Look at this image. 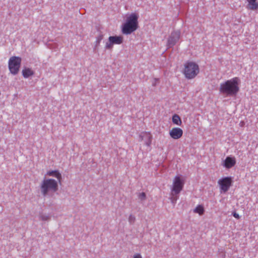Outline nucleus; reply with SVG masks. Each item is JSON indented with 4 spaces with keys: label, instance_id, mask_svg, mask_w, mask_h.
I'll return each instance as SVG.
<instances>
[{
    "label": "nucleus",
    "instance_id": "nucleus-1",
    "mask_svg": "<svg viewBox=\"0 0 258 258\" xmlns=\"http://www.w3.org/2000/svg\"><path fill=\"white\" fill-rule=\"evenodd\" d=\"M240 79L234 77L221 83L220 85L219 91L227 96L236 95L239 91Z\"/></svg>",
    "mask_w": 258,
    "mask_h": 258
},
{
    "label": "nucleus",
    "instance_id": "nucleus-2",
    "mask_svg": "<svg viewBox=\"0 0 258 258\" xmlns=\"http://www.w3.org/2000/svg\"><path fill=\"white\" fill-rule=\"evenodd\" d=\"M138 18L136 13H132L127 16L125 22L122 26V33L128 35L135 31L138 28Z\"/></svg>",
    "mask_w": 258,
    "mask_h": 258
},
{
    "label": "nucleus",
    "instance_id": "nucleus-3",
    "mask_svg": "<svg viewBox=\"0 0 258 258\" xmlns=\"http://www.w3.org/2000/svg\"><path fill=\"white\" fill-rule=\"evenodd\" d=\"M41 192L44 196L53 194L58 190V183L51 178H44L40 186Z\"/></svg>",
    "mask_w": 258,
    "mask_h": 258
},
{
    "label": "nucleus",
    "instance_id": "nucleus-4",
    "mask_svg": "<svg viewBox=\"0 0 258 258\" xmlns=\"http://www.w3.org/2000/svg\"><path fill=\"white\" fill-rule=\"evenodd\" d=\"M185 180L181 175H177L174 177L173 180L172 185L171 187V195L173 197L171 198V202L175 204L177 201V197L175 195H178L183 189Z\"/></svg>",
    "mask_w": 258,
    "mask_h": 258
},
{
    "label": "nucleus",
    "instance_id": "nucleus-5",
    "mask_svg": "<svg viewBox=\"0 0 258 258\" xmlns=\"http://www.w3.org/2000/svg\"><path fill=\"white\" fill-rule=\"evenodd\" d=\"M199 72V66L196 63L187 62L184 64L183 73L186 78L192 79L198 75Z\"/></svg>",
    "mask_w": 258,
    "mask_h": 258
},
{
    "label": "nucleus",
    "instance_id": "nucleus-6",
    "mask_svg": "<svg viewBox=\"0 0 258 258\" xmlns=\"http://www.w3.org/2000/svg\"><path fill=\"white\" fill-rule=\"evenodd\" d=\"M21 59L19 57L12 56L9 60V69L13 75L18 74L20 67Z\"/></svg>",
    "mask_w": 258,
    "mask_h": 258
},
{
    "label": "nucleus",
    "instance_id": "nucleus-7",
    "mask_svg": "<svg viewBox=\"0 0 258 258\" xmlns=\"http://www.w3.org/2000/svg\"><path fill=\"white\" fill-rule=\"evenodd\" d=\"M232 180L231 177H225L220 179L218 181V184L221 191L227 192L231 186Z\"/></svg>",
    "mask_w": 258,
    "mask_h": 258
},
{
    "label": "nucleus",
    "instance_id": "nucleus-8",
    "mask_svg": "<svg viewBox=\"0 0 258 258\" xmlns=\"http://www.w3.org/2000/svg\"><path fill=\"white\" fill-rule=\"evenodd\" d=\"M122 42L123 37L121 36H110L108 38V41L106 43L105 48L111 49L114 44H120Z\"/></svg>",
    "mask_w": 258,
    "mask_h": 258
},
{
    "label": "nucleus",
    "instance_id": "nucleus-9",
    "mask_svg": "<svg viewBox=\"0 0 258 258\" xmlns=\"http://www.w3.org/2000/svg\"><path fill=\"white\" fill-rule=\"evenodd\" d=\"M139 138L140 141H144L147 146H149L151 145L152 140V136L150 132H142L139 135Z\"/></svg>",
    "mask_w": 258,
    "mask_h": 258
},
{
    "label": "nucleus",
    "instance_id": "nucleus-10",
    "mask_svg": "<svg viewBox=\"0 0 258 258\" xmlns=\"http://www.w3.org/2000/svg\"><path fill=\"white\" fill-rule=\"evenodd\" d=\"M180 32L178 31H174L171 34L167 42V46L169 47H171L176 44L180 38Z\"/></svg>",
    "mask_w": 258,
    "mask_h": 258
},
{
    "label": "nucleus",
    "instance_id": "nucleus-11",
    "mask_svg": "<svg viewBox=\"0 0 258 258\" xmlns=\"http://www.w3.org/2000/svg\"><path fill=\"white\" fill-rule=\"evenodd\" d=\"M182 135L183 131L179 127H173L169 131L170 136L174 140L180 139Z\"/></svg>",
    "mask_w": 258,
    "mask_h": 258
},
{
    "label": "nucleus",
    "instance_id": "nucleus-12",
    "mask_svg": "<svg viewBox=\"0 0 258 258\" xmlns=\"http://www.w3.org/2000/svg\"><path fill=\"white\" fill-rule=\"evenodd\" d=\"M236 164L235 158L227 157L224 162V166L227 169H229L233 167Z\"/></svg>",
    "mask_w": 258,
    "mask_h": 258
},
{
    "label": "nucleus",
    "instance_id": "nucleus-13",
    "mask_svg": "<svg viewBox=\"0 0 258 258\" xmlns=\"http://www.w3.org/2000/svg\"><path fill=\"white\" fill-rule=\"evenodd\" d=\"M46 175L55 177L59 183L61 182V175L58 170L48 171L46 173Z\"/></svg>",
    "mask_w": 258,
    "mask_h": 258
},
{
    "label": "nucleus",
    "instance_id": "nucleus-14",
    "mask_svg": "<svg viewBox=\"0 0 258 258\" xmlns=\"http://www.w3.org/2000/svg\"><path fill=\"white\" fill-rule=\"evenodd\" d=\"M248 3L247 8L250 10H256L258 9V3L256 0H246Z\"/></svg>",
    "mask_w": 258,
    "mask_h": 258
},
{
    "label": "nucleus",
    "instance_id": "nucleus-15",
    "mask_svg": "<svg viewBox=\"0 0 258 258\" xmlns=\"http://www.w3.org/2000/svg\"><path fill=\"white\" fill-rule=\"evenodd\" d=\"M33 71L30 69H25L22 71V74L24 78H27L33 75Z\"/></svg>",
    "mask_w": 258,
    "mask_h": 258
},
{
    "label": "nucleus",
    "instance_id": "nucleus-16",
    "mask_svg": "<svg viewBox=\"0 0 258 258\" xmlns=\"http://www.w3.org/2000/svg\"><path fill=\"white\" fill-rule=\"evenodd\" d=\"M172 119V122L174 124L180 125L182 123V121L180 117L177 114L173 115Z\"/></svg>",
    "mask_w": 258,
    "mask_h": 258
},
{
    "label": "nucleus",
    "instance_id": "nucleus-17",
    "mask_svg": "<svg viewBox=\"0 0 258 258\" xmlns=\"http://www.w3.org/2000/svg\"><path fill=\"white\" fill-rule=\"evenodd\" d=\"M204 208L202 205H199L196 207L194 210V212L195 213H198L200 215H202L204 213Z\"/></svg>",
    "mask_w": 258,
    "mask_h": 258
},
{
    "label": "nucleus",
    "instance_id": "nucleus-18",
    "mask_svg": "<svg viewBox=\"0 0 258 258\" xmlns=\"http://www.w3.org/2000/svg\"><path fill=\"white\" fill-rule=\"evenodd\" d=\"M136 217L133 215H130L128 217V222L130 224H133L135 222Z\"/></svg>",
    "mask_w": 258,
    "mask_h": 258
},
{
    "label": "nucleus",
    "instance_id": "nucleus-19",
    "mask_svg": "<svg viewBox=\"0 0 258 258\" xmlns=\"http://www.w3.org/2000/svg\"><path fill=\"white\" fill-rule=\"evenodd\" d=\"M133 258H142V256L140 253H137L133 255Z\"/></svg>",
    "mask_w": 258,
    "mask_h": 258
},
{
    "label": "nucleus",
    "instance_id": "nucleus-20",
    "mask_svg": "<svg viewBox=\"0 0 258 258\" xmlns=\"http://www.w3.org/2000/svg\"><path fill=\"white\" fill-rule=\"evenodd\" d=\"M145 197H146V194L144 192H142L141 194H140V198L141 199H145Z\"/></svg>",
    "mask_w": 258,
    "mask_h": 258
},
{
    "label": "nucleus",
    "instance_id": "nucleus-21",
    "mask_svg": "<svg viewBox=\"0 0 258 258\" xmlns=\"http://www.w3.org/2000/svg\"><path fill=\"white\" fill-rule=\"evenodd\" d=\"M233 216L235 218H236V219H239V218H240V216H239V215L237 213H236V212H234V213H233Z\"/></svg>",
    "mask_w": 258,
    "mask_h": 258
},
{
    "label": "nucleus",
    "instance_id": "nucleus-22",
    "mask_svg": "<svg viewBox=\"0 0 258 258\" xmlns=\"http://www.w3.org/2000/svg\"><path fill=\"white\" fill-rule=\"evenodd\" d=\"M41 219L42 220H47L49 219L48 216H41Z\"/></svg>",
    "mask_w": 258,
    "mask_h": 258
}]
</instances>
